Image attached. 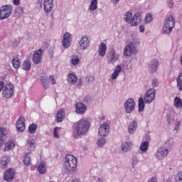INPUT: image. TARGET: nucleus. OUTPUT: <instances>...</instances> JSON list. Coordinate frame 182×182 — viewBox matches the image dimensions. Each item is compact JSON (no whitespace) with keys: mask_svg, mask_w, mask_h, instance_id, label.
Returning <instances> with one entry per match:
<instances>
[{"mask_svg":"<svg viewBox=\"0 0 182 182\" xmlns=\"http://www.w3.org/2000/svg\"><path fill=\"white\" fill-rule=\"evenodd\" d=\"M75 127L78 136H83L89 132L90 122L86 119H81L75 124Z\"/></svg>","mask_w":182,"mask_h":182,"instance_id":"obj_1","label":"nucleus"},{"mask_svg":"<svg viewBox=\"0 0 182 182\" xmlns=\"http://www.w3.org/2000/svg\"><path fill=\"white\" fill-rule=\"evenodd\" d=\"M64 167L68 171H72L77 167V159L75 157L73 154L66 155L65 157Z\"/></svg>","mask_w":182,"mask_h":182,"instance_id":"obj_2","label":"nucleus"},{"mask_svg":"<svg viewBox=\"0 0 182 182\" xmlns=\"http://www.w3.org/2000/svg\"><path fill=\"white\" fill-rule=\"evenodd\" d=\"M13 11L12 5H4L0 7V21L8 19L12 15Z\"/></svg>","mask_w":182,"mask_h":182,"instance_id":"obj_3","label":"nucleus"},{"mask_svg":"<svg viewBox=\"0 0 182 182\" xmlns=\"http://www.w3.org/2000/svg\"><path fill=\"white\" fill-rule=\"evenodd\" d=\"M176 25V19L173 16H168L164 21V26L163 28V31L165 33H171V31H173V28Z\"/></svg>","mask_w":182,"mask_h":182,"instance_id":"obj_4","label":"nucleus"},{"mask_svg":"<svg viewBox=\"0 0 182 182\" xmlns=\"http://www.w3.org/2000/svg\"><path fill=\"white\" fill-rule=\"evenodd\" d=\"M15 91V87L11 83L6 84L2 91V97L5 99H11L14 96V92Z\"/></svg>","mask_w":182,"mask_h":182,"instance_id":"obj_5","label":"nucleus"},{"mask_svg":"<svg viewBox=\"0 0 182 182\" xmlns=\"http://www.w3.org/2000/svg\"><path fill=\"white\" fill-rule=\"evenodd\" d=\"M43 58V50L42 49L37 50L33 54V62L36 65H39L41 63L42 59Z\"/></svg>","mask_w":182,"mask_h":182,"instance_id":"obj_6","label":"nucleus"},{"mask_svg":"<svg viewBox=\"0 0 182 182\" xmlns=\"http://www.w3.org/2000/svg\"><path fill=\"white\" fill-rule=\"evenodd\" d=\"M156 97V90L154 89H149L144 95V100L145 103L150 104Z\"/></svg>","mask_w":182,"mask_h":182,"instance_id":"obj_7","label":"nucleus"},{"mask_svg":"<svg viewBox=\"0 0 182 182\" xmlns=\"http://www.w3.org/2000/svg\"><path fill=\"white\" fill-rule=\"evenodd\" d=\"M124 107L127 112V113H132L133 110H134V107H136V102L134 100L129 98L128 99L124 105Z\"/></svg>","mask_w":182,"mask_h":182,"instance_id":"obj_8","label":"nucleus"},{"mask_svg":"<svg viewBox=\"0 0 182 182\" xmlns=\"http://www.w3.org/2000/svg\"><path fill=\"white\" fill-rule=\"evenodd\" d=\"M109 130H110V126H109L107 122H105L100 127L98 133L100 136L105 137V136H107V134H109Z\"/></svg>","mask_w":182,"mask_h":182,"instance_id":"obj_9","label":"nucleus"},{"mask_svg":"<svg viewBox=\"0 0 182 182\" xmlns=\"http://www.w3.org/2000/svg\"><path fill=\"white\" fill-rule=\"evenodd\" d=\"M167 154H168V149L166 147H161L158 149L155 156L158 160H163L164 157H167Z\"/></svg>","mask_w":182,"mask_h":182,"instance_id":"obj_10","label":"nucleus"},{"mask_svg":"<svg viewBox=\"0 0 182 182\" xmlns=\"http://www.w3.org/2000/svg\"><path fill=\"white\" fill-rule=\"evenodd\" d=\"M4 178L6 181H12V179L15 178V171L12 168L6 170L4 173Z\"/></svg>","mask_w":182,"mask_h":182,"instance_id":"obj_11","label":"nucleus"},{"mask_svg":"<svg viewBox=\"0 0 182 182\" xmlns=\"http://www.w3.org/2000/svg\"><path fill=\"white\" fill-rule=\"evenodd\" d=\"M25 117L21 116L19 119L16 122V129L18 132H23L25 130L26 126L25 124Z\"/></svg>","mask_w":182,"mask_h":182,"instance_id":"obj_12","label":"nucleus"},{"mask_svg":"<svg viewBox=\"0 0 182 182\" xmlns=\"http://www.w3.org/2000/svg\"><path fill=\"white\" fill-rule=\"evenodd\" d=\"M63 46H70L72 45V34L65 33L62 41Z\"/></svg>","mask_w":182,"mask_h":182,"instance_id":"obj_13","label":"nucleus"},{"mask_svg":"<svg viewBox=\"0 0 182 182\" xmlns=\"http://www.w3.org/2000/svg\"><path fill=\"white\" fill-rule=\"evenodd\" d=\"M141 22V16L139 14H136L132 18L129 22L131 26H137L139 23Z\"/></svg>","mask_w":182,"mask_h":182,"instance_id":"obj_14","label":"nucleus"},{"mask_svg":"<svg viewBox=\"0 0 182 182\" xmlns=\"http://www.w3.org/2000/svg\"><path fill=\"white\" fill-rule=\"evenodd\" d=\"M44 11L47 14H49L53 8V0H44Z\"/></svg>","mask_w":182,"mask_h":182,"instance_id":"obj_15","label":"nucleus"},{"mask_svg":"<svg viewBox=\"0 0 182 182\" xmlns=\"http://www.w3.org/2000/svg\"><path fill=\"white\" fill-rule=\"evenodd\" d=\"M87 110L86 105H85L82 102H77L76 104V109L75 112L77 113V114H83Z\"/></svg>","mask_w":182,"mask_h":182,"instance_id":"obj_16","label":"nucleus"},{"mask_svg":"<svg viewBox=\"0 0 182 182\" xmlns=\"http://www.w3.org/2000/svg\"><path fill=\"white\" fill-rule=\"evenodd\" d=\"M55 120L57 123H62L65 120V109L58 110L55 116Z\"/></svg>","mask_w":182,"mask_h":182,"instance_id":"obj_17","label":"nucleus"},{"mask_svg":"<svg viewBox=\"0 0 182 182\" xmlns=\"http://www.w3.org/2000/svg\"><path fill=\"white\" fill-rule=\"evenodd\" d=\"M159 66V60H153L150 65H149V70L151 73H155V72H157Z\"/></svg>","mask_w":182,"mask_h":182,"instance_id":"obj_18","label":"nucleus"},{"mask_svg":"<svg viewBox=\"0 0 182 182\" xmlns=\"http://www.w3.org/2000/svg\"><path fill=\"white\" fill-rule=\"evenodd\" d=\"M5 140H6V129L0 127V147L4 146Z\"/></svg>","mask_w":182,"mask_h":182,"instance_id":"obj_19","label":"nucleus"},{"mask_svg":"<svg viewBox=\"0 0 182 182\" xmlns=\"http://www.w3.org/2000/svg\"><path fill=\"white\" fill-rule=\"evenodd\" d=\"M118 59H119V55H116V51L114 50H112L109 53L107 63H112V62H116Z\"/></svg>","mask_w":182,"mask_h":182,"instance_id":"obj_20","label":"nucleus"},{"mask_svg":"<svg viewBox=\"0 0 182 182\" xmlns=\"http://www.w3.org/2000/svg\"><path fill=\"white\" fill-rule=\"evenodd\" d=\"M10 161H11V160L9 159V156H3L1 159V161L0 163L1 168H3L4 170H5V168H6L8 164H9Z\"/></svg>","mask_w":182,"mask_h":182,"instance_id":"obj_21","label":"nucleus"},{"mask_svg":"<svg viewBox=\"0 0 182 182\" xmlns=\"http://www.w3.org/2000/svg\"><path fill=\"white\" fill-rule=\"evenodd\" d=\"M134 48V46H126L124 50V56H132V53H136Z\"/></svg>","mask_w":182,"mask_h":182,"instance_id":"obj_22","label":"nucleus"},{"mask_svg":"<svg viewBox=\"0 0 182 182\" xmlns=\"http://www.w3.org/2000/svg\"><path fill=\"white\" fill-rule=\"evenodd\" d=\"M80 46H90V40L87 36H82L79 42Z\"/></svg>","mask_w":182,"mask_h":182,"instance_id":"obj_23","label":"nucleus"},{"mask_svg":"<svg viewBox=\"0 0 182 182\" xmlns=\"http://www.w3.org/2000/svg\"><path fill=\"white\" fill-rule=\"evenodd\" d=\"M136 130H137V122L132 121L128 127V132L129 134H133Z\"/></svg>","mask_w":182,"mask_h":182,"instance_id":"obj_24","label":"nucleus"},{"mask_svg":"<svg viewBox=\"0 0 182 182\" xmlns=\"http://www.w3.org/2000/svg\"><path fill=\"white\" fill-rule=\"evenodd\" d=\"M120 72H122V66L117 65L112 74L111 79H112V80H116V79H117V76L120 74Z\"/></svg>","mask_w":182,"mask_h":182,"instance_id":"obj_25","label":"nucleus"},{"mask_svg":"<svg viewBox=\"0 0 182 182\" xmlns=\"http://www.w3.org/2000/svg\"><path fill=\"white\" fill-rule=\"evenodd\" d=\"M68 80L70 85H76L77 83V76L73 73H70L68 75Z\"/></svg>","mask_w":182,"mask_h":182,"instance_id":"obj_26","label":"nucleus"},{"mask_svg":"<svg viewBox=\"0 0 182 182\" xmlns=\"http://www.w3.org/2000/svg\"><path fill=\"white\" fill-rule=\"evenodd\" d=\"M133 144L132 142H123L121 146V149L122 151H130L132 150V147Z\"/></svg>","mask_w":182,"mask_h":182,"instance_id":"obj_27","label":"nucleus"},{"mask_svg":"<svg viewBox=\"0 0 182 182\" xmlns=\"http://www.w3.org/2000/svg\"><path fill=\"white\" fill-rule=\"evenodd\" d=\"M15 147V143L14 142L13 140H9L5 144L4 150V151H8V150H12Z\"/></svg>","mask_w":182,"mask_h":182,"instance_id":"obj_28","label":"nucleus"},{"mask_svg":"<svg viewBox=\"0 0 182 182\" xmlns=\"http://www.w3.org/2000/svg\"><path fill=\"white\" fill-rule=\"evenodd\" d=\"M12 65L14 69H19L21 68V60L18 56H16L13 58Z\"/></svg>","mask_w":182,"mask_h":182,"instance_id":"obj_29","label":"nucleus"},{"mask_svg":"<svg viewBox=\"0 0 182 182\" xmlns=\"http://www.w3.org/2000/svg\"><path fill=\"white\" fill-rule=\"evenodd\" d=\"M31 67H32V65H31V60H26L23 61V64H22L23 70H26V72H28V70H31Z\"/></svg>","mask_w":182,"mask_h":182,"instance_id":"obj_30","label":"nucleus"},{"mask_svg":"<svg viewBox=\"0 0 182 182\" xmlns=\"http://www.w3.org/2000/svg\"><path fill=\"white\" fill-rule=\"evenodd\" d=\"M38 171L40 174H45L46 173V166L45 165V162H41L38 165Z\"/></svg>","mask_w":182,"mask_h":182,"instance_id":"obj_31","label":"nucleus"},{"mask_svg":"<svg viewBox=\"0 0 182 182\" xmlns=\"http://www.w3.org/2000/svg\"><path fill=\"white\" fill-rule=\"evenodd\" d=\"M29 156H31V152L25 154L23 156V163L25 166H31V158Z\"/></svg>","mask_w":182,"mask_h":182,"instance_id":"obj_32","label":"nucleus"},{"mask_svg":"<svg viewBox=\"0 0 182 182\" xmlns=\"http://www.w3.org/2000/svg\"><path fill=\"white\" fill-rule=\"evenodd\" d=\"M174 106L177 109H181L182 108V100L181 98L178 97H176L174 99Z\"/></svg>","mask_w":182,"mask_h":182,"instance_id":"obj_33","label":"nucleus"},{"mask_svg":"<svg viewBox=\"0 0 182 182\" xmlns=\"http://www.w3.org/2000/svg\"><path fill=\"white\" fill-rule=\"evenodd\" d=\"M149 146H150L149 141H144V142H141L140 145L141 151H147V150H149Z\"/></svg>","mask_w":182,"mask_h":182,"instance_id":"obj_34","label":"nucleus"},{"mask_svg":"<svg viewBox=\"0 0 182 182\" xmlns=\"http://www.w3.org/2000/svg\"><path fill=\"white\" fill-rule=\"evenodd\" d=\"M37 129L38 125L36 124H31L28 126V132L31 134H35Z\"/></svg>","mask_w":182,"mask_h":182,"instance_id":"obj_35","label":"nucleus"},{"mask_svg":"<svg viewBox=\"0 0 182 182\" xmlns=\"http://www.w3.org/2000/svg\"><path fill=\"white\" fill-rule=\"evenodd\" d=\"M97 9V0H91V3L89 6L90 11H96Z\"/></svg>","mask_w":182,"mask_h":182,"instance_id":"obj_36","label":"nucleus"},{"mask_svg":"<svg viewBox=\"0 0 182 182\" xmlns=\"http://www.w3.org/2000/svg\"><path fill=\"white\" fill-rule=\"evenodd\" d=\"M138 102L139 112H143V110H144V100L142 97H140Z\"/></svg>","mask_w":182,"mask_h":182,"instance_id":"obj_37","label":"nucleus"},{"mask_svg":"<svg viewBox=\"0 0 182 182\" xmlns=\"http://www.w3.org/2000/svg\"><path fill=\"white\" fill-rule=\"evenodd\" d=\"M106 50H107V46H100L98 50V53L100 56H105V55H106Z\"/></svg>","mask_w":182,"mask_h":182,"instance_id":"obj_38","label":"nucleus"},{"mask_svg":"<svg viewBox=\"0 0 182 182\" xmlns=\"http://www.w3.org/2000/svg\"><path fill=\"white\" fill-rule=\"evenodd\" d=\"M177 85L179 90L182 92V73H179L178 77L177 78Z\"/></svg>","mask_w":182,"mask_h":182,"instance_id":"obj_39","label":"nucleus"},{"mask_svg":"<svg viewBox=\"0 0 182 182\" xmlns=\"http://www.w3.org/2000/svg\"><path fill=\"white\" fill-rule=\"evenodd\" d=\"M95 80V77L92 74H87L85 77V82L87 83H90L91 82H93Z\"/></svg>","mask_w":182,"mask_h":182,"instance_id":"obj_40","label":"nucleus"},{"mask_svg":"<svg viewBox=\"0 0 182 182\" xmlns=\"http://www.w3.org/2000/svg\"><path fill=\"white\" fill-rule=\"evenodd\" d=\"M28 145L30 147V150H31V151H33V150H35V148L36 147V145H35V139H31L28 141Z\"/></svg>","mask_w":182,"mask_h":182,"instance_id":"obj_41","label":"nucleus"},{"mask_svg":"<svg viewBox=\"0 0 182 182\" xmlns=\"http://www.w3.org/2000/svg\"><path fill=\"white\" fill-rule=\"evenodd\" d=\"M133 16V14L130 11L127 12L125 15V21L126 22H129L132 21V18Z\"/></svg>","mask_w":182,"mask_h":182,"instance_id":"obj_42","label":"nucleus"},{"mask_svg":"<svg viewBox=\"0 0 182 182\" xmlns=\"http://www.w3.org/2000/svg\"><path fill=\"white\" fill-rule=\"evenodd\" d=\"M97 146H99V147H103V146H105V144H106V139H105L103 138L98 139L97 141Z\"/></svg>","mask_w":182,"mask_h":182,"instance_id":"obj_43","label":"nucleus"},{"mask_svg":"<svg viewBox=\"0 0 182 182\" xmlns=\"http://www.w3.org/2000/svg\"><path fill=\"white\" fill-rule=\"evenodd\" d=\"M79 58H77V56L76 55H73L72 58H71V63L73 65H77V63H79Z\"/></svg>","mask_w":182,"mask_h":182,"instance_id":"obj_44","label":"nucleus"},{"mask_svg":"<svg viewBox=\"0 0 182 182\" xmlns=\"http://www.w3.org/2000/svg\"><path fill=\"white\" fill-rule=\"evenodd\" d=\"M151 21H153V16H151L150 14H147L145 17L146 23H150Z\"/></svg>","mask_w":182,"mask_h":182,"instance_id":"obj_45","label":"nucleus"},{"mask_svg":"<svg viewBox=\"0 0 182 182\" xmlns=\"http://www.w3.org/2000/svg\"><path fill=\"white\" fill-rule=\"evenodd\" d=\"M41 82L46 89H47L48 86H49V82L48 81V79L43 77L41 78Z\"/></svg>","mask_w":182,"mask_h":182,"instance_id":"obj_46","label":"nucleus"},{"mask_svg":"<svg viewBox=\"0 0 182 182\" xmlns=\"http://www.w3.org/2000/svg\"><path fill=\"white\" fill-rule=\"evenodd\" d=\"M176 182H182V172H179L176 176Z\"/></svg>","mask_w":182,"mask_h":182,"instance_id":"obj_47","label":"nucleus"},{"mask_svg":"<svg viewBox=\"0 0 182 182\" xmlns=\"http://www.w3.org/2000/svg\"><path fill=\"white\" fill-rule=\"evenodd\" d=\"M157 86H159V81L157 80V78H154L152 80V87H157Z\"/></svg>","mask_w":182,"mask_h":182,"instance_id":"obj_48","label":"nucleus"},{"mask_svg":"<svg viewBox=\"0 0 182 182\" xmlns=\"http://www.w3.org/2000/svg\"><path fill=\"white\" fill-rule=\"evenodd\" d=\"M59 129H60V128H59V127H55V128L54 129V137H55V139H58V138H59V132H58V130H59Z\"/></svg>","mask_w":182,"mask_h":182,"instance_id":"obj_49","label":"nucleus"},{"mask_svg":"<svg viewBox=\"0 0 182 182\" xmlns=\"http://www.w3.org/2000/svg\"><path fill=\"white\" fill-rule=\"evenodd\" d=\"M49 80H50L52 85H56V80H55V76L50 75Z\"/></svg>","mask_w":182,"mask_h":182,"instance_id":"obj_50","label":"nucleus"},{"mask_svg":"<svg viewBox=\"0 0 182 182\" xmlns=\"http://www.w3.org/2000/svg\"><path fill=\"white\" fill-rule=\"evenodd\" d=\"M181 125L180 122H178L176 124H175V127H174V130H176L177 132V130H178V127H180V126Z\"/></svg>","mask_w":182,"mask_h":182,"instance_id":"obj_51","label":"nucleus"},{"mask_svg":"<svg viewBox=\"0 0 182 182\" xmlns=\"http://www.w3.org/2000/svg\"><path fill=\"white\" fill-rule=\"evenodd\" d=\"M5 84L4 83L3 81H0V92H2V89L5 87Z\"/></svg>","mask_w":182,"mask_h":182,"instance_id":"obj_52","label":"nucleus"},{"mask_svg":"<svg viewBox=\"0 0 182 182\" xmlns=\"http://www.w3.org/2000/svg\"><path fill=\"white\" fill-rule=\"evenodd\" d=\"M13 4H14V5L18 6V5H19V4H21V0H14Z\"/></svg>","mask_w":182,"mask_h":182,"instance_id":"obj_53","label":"nucleus"},{"mask_svg":"<svg viewBox=\"0 0 182 182\" xmlns=\"http://www.w3.org/2000/svg\"><path fill=\"white\" fill-rule=\"evenodd\" d=\"M173 5H174V4L173 3V1L168 0V6H169V8H171L173 6Z\"/></svg>","mask_w":182,"mask_h":182,"instance_id":"obj_54","label":"nucleus"},{"mask_svg":"<svg viewBox=\"0 0 182 182\" xmlns=\"http://www.w3.org/2000/svg\"><path fill=\"white\" fill-rule=\"evenodd\" d=\"M148 182H157V178L156 177H153L151 178H150Z\"/></svg>","mask_w":182,"mask_h":182,"instance_id":"obj_55","label":"nucleus"},{"mask_svg":"<svg viewBox=\"0 0 182 182\" xmlns=\"http://www.w3.org/2000/svg\"><path fill=\"white\" fill-rule=\"evenodd\" d=\"M144 30H145V28H144V26H139L140 32L143 33V32H144Z\"/></svg>","mask_w":182,"mask_h":182,"instance_id":"obj_56","label":"nucleus"},{"mask_svg":"<svg viewBox=\"0 0 182 182\" xmlns=\"http://www.w3.org/2000/svg\"><path fill=\"white\" fill-rule=\"evenodd\" d=\"M90 96H87L84 98L85 102H89L90 100Z\"/></svg>","mask_w":182,"mask_h":182,"instance_id":"obj_57","label":"nucleus"},{"mask_svg":"<svg viewBox=\"0 0 182 182\" xmlns=\"http://www.w3.org/2000/svg\"><path fill=\"white\" fill-rule=\"evenodd\" d=\"M113 1V2L114 3V4H117V2H119V1H120V0H112Z\"/></svg>","mask_w":182,"mask_h":182,"instance_id":"obj_58","label":"nucleus"},{"mask_svg":"<svg viewBox=\"0 0 182 182\" xmlns=\"http://www.w3.org/2000/svg\"><path fill=\"white\" fill-rule=\"evenodd\" d=\"M71 182H79V181H78V179H74V180H73Z\"/></svg>","mask_w":182,"mask_h":182,"instance_id":"obj_59","label":"nucleus"},{"mask_svg":"<svg viewBox=\"0 0 182 182\" xmlns=\"http://www.w3.org/2000/svg\"><path fill=\"white\" fill-rule=\"evenodd\" d=\"M100 46H106V44H105L104 43H102L100 44Z\"/></svg>","mask_w":182,"mask_h":182,"instance_id":"obj_60","label":"nucleus"},{"mask_svg":"<svg viewBox=\"0 0 182 182\" xmlns=\"http://www.w3.org/2000/svg\"><path fill=\"white\" fill-rule=\"evenodd\" d=\"M83 49H86V47H83Z\"/></svg>","mask_w":182,"mask_h":182,"instance_id":"obj_61","label":"nucleus"}]
</instances>
